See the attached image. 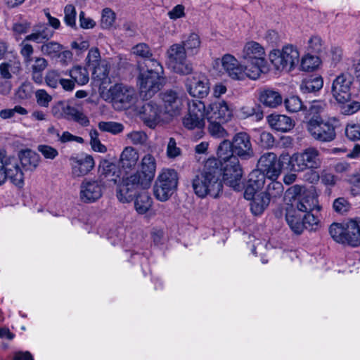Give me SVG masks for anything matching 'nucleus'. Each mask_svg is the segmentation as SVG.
<instances>
[{
	"mask_svg": "<svg viewBox=\"0 0 360 360\" xmlns=\"http://www.w3.org/2000/svg\"><path fill=\"white\" fill-rule=\"evenodd\" d=\"M156 160L151 154L145 155L139 165V169L135 173L123 178L122 183L117 191L120 202L127 203L134 199V191L150 188L155 177Z\"/></svg>",
	"mask_w": 360,
	"mask_h": 360,
	"instance_id": "f257e3e1",
	"label": "nucleus"
},
{
	"mask_svg": "<svg viewBox=\"0 0 360 360\" xmlns=\"http://www.w3.org/2000/svg\"><path fill=\"white\" fill-rule=\"evenodd\" d=\"M223 173L216 158H209L205 163L202 172L192 181L194 193L199 198L207 195L216 198L222 192L223 184L221 176Z\"/></svg>",
	"mask_w": 360,
	"mask_h": 360,
	"instance_id": "f03ea898",
	"label": "nucleus"
},
{
	"mask_svg": "<svg viewBox=\"0 0 360 360\" xmlns=\"http://www.w3.org/2000/svg\"><path fill=\"white\" fill-rule=\"evenodd\" d=\"M217 155L219 165H221L220 168L223 171L224 182L235 191H240L242 188L243 169L233 153L232 142L226 139L221 141L217 149Z\"/></svg>",
	"mask_w": 360,
	"mask_h": 360,
	"instance_id": "7ed1b4c3",
	"label": "nucleus"
},
{
	"mask_svg": "<svg viewBox=\"0 0 360 360\" xmlns=\"http://www.w3.org/2000/svg\"><path fill=\"white\" fill-rule=\"evenodd\" d=\"M139 95L143 100L151 98L165 84L163 68L156 60H147L146 66H139Z\"/></svg>",
	"mask_w": 360,
	"mask_h": 360,
	"instance_id": "20e7f679",
	"label": "nucleus"
},
{
	"mask_svg": "<svg viewBox=\"0 0 360 360\" xmlns=\"http://www.w3.org/2000/svg\"><path fill=\"white\" fill-rule=\"evenodd\" d=\"M264 47L256 41L247 42L243 49L241 58L248 72V78L258 79L266 70V60Z\"/></svg>",
	"mask_w": 360,
	"mask_h": 360,
	"instance_id": "39448f33",
	"label": "nucleus"
},
{
	"mask_svg": "<svg viewBox=\"0 0 360 360\" xmlns=\"http://www.w3.org/2000/svg\"><path fill=\"white\" fill-rule=\"evenodd\" d=\"M342 127L335 117L323 120L320 116H313L307 122V130L310 136L320 143H330L337 137V131Z\"/></svg>",
	"mask_w": 360,
	"mask_h": 360,
	"instance_id": "423d86ee",
	"label": "nucleus"
},
{
	"mask_svg": "<svg viewBox=\"0 0 360 360\" xmlns=\"http://www.w3.org/2000/svg\"><path fill=\"white\" fill-rule=\"evenodd\" d=\"M320 152L314 147H309L292 156L281 155L283 160L288 162L290 169L294 172H303L306 169H318L321 165Z\"/></svg>",
	"mask_w": 360,
	"mask_h": 360,
	"instance_id": "0eeeda50",
	"label": "nucleus"
},
{
	"mask_svg": "<svg viewBox=\"0 0 360 360\" xmlns=\"http://www.w3.org/2000/svg\"><path fill=\"white\" fill-rule=\"evenodd\" d=\"M178 179V174L174 169H163L153 187L156 198L162 202L167 200L176 189Z\"/></svg>",
	"mask_w": 360,
	"mask_h": 360,
	"instance_id": "6e6552de",
	"label": "nucleus"
},
{
	"mask_svg": "<svg viewBox=\"0 0 360 360\" xmlns=\"http://www.w3.org/2000/svg\"><path fill=\"white\" fill-rule=\"evenodd\" d=\"M269 56L276 70L290 71L298 63L300 53L292 45H286L281 51L276 49L271 51Z\"/></svg>",
	"mask_w": 360,
	"mask_h": 360,
	"instance_id": "1a4fd4ad",
	"label": "nucleus"
},
{
	"mask_svg": "<svg viewBox=\"0 0 360 360\" xmlns=\"http://www.w3.org/2000/svg\"><path fill=\"white\" fill-rule=\"evenodd\" d=\"M104 188L102 177L84 178L79 186V198L84 203L94 202L102 197Z\"/></svg>",
	"mask_w": 360,
	"mask_h": 360,
	"instance_id": "9d476101",
	"label": "nucleus"
},
{
	"mask_svg": "<svg viewBox=\"0 0 360 360\" xmlns=\"http://www.w3.org/2000/svg\"><path fill=\"white\" fill-rule=\"evenodd\" d=\"M188 114L183 119L184 127L189 130L203 128L206 118L205 103L200 100H192L188 102Z\"/></svg>",
	"mask_w": 360,
	"mask_h": 360,
	"instance_id": "9b49d317",
	"label": "nucleus"
},
{
	"mask_svg": "<svg viewBox=\"0 0 360 360\" xmlns=\"http://www.w3.org/2000/svg\"><path fill=\"white\" fill-rule=\"evenodd\" d=\"M169 63L174 70L181 75H188L193 70L192 65L187 60V52L181 44L172 45L167 52Z\"/></svg>",
	"mask_w": 360,
	"mask_h": 360,
	"instance_id": "f8f14e48",
	"label": "nucleus"
},
{
	"mask_svg": "<svg viewBox=\"0 0 360 360\" xmlns=\"http://www.w3.org/2000/svg\"><path fill=\"white\" fill-rule=\"evenodd\" d=\"M287 161L271 152L263 154L259 159L257 167L259 170L266 175L268 179H277L280 176L283 162Z\"/></svg>",
	"mask_w": 360,
	"mask_h": 360,
	"instance_id": "ddd939ff",
	"label": "nucleus"
},
{
	"mask_svg": "<svg viewBox=\"0 0 360 360\" xmlns=\"http://www.w3.org/2000/svg\"><path fill=\"white\" fill-rule=\"evenodd\" d=\"M233 153L242 160H249L255 156V152L248 134L244 131L236 133L232 139Z\"/></svg>",
	"mask_w": 360,
	"mask_h": 360,
	"instance_id": "4468645a",
	"label": "nucleus"
},
{
	"mask_svg": "<svg viewBox=\"0 0 360 360\" xmlns=\"http://www.w3.org/2000/svg\"><path fill=\"white\" fill-rule=\"evenodd\" d=\"M352 77L347 73H342L333 82L331 93L338 102L349 101L351 98Z\"/></svg>",
	"mask_w": 360,
	"mask_h": 360,
	"instance_id": "2eb2a0df",
	"label": "nucleus"
},
{
	"mask_svg": "<svg viewBox=\"0 0 360 360\" xmlns=\"http://www.w3.org/2000/svg\"><path fill=\"white\" fill-rule=\"evenodd\" d=\"M162 110L169 117L178 115L183 107L182 97L174 90H166L160 94Z\"/></svg>",
	"mask_w": 360,
	"mask_h": 360,
	"instance_id": "dca6fc26",
	"label": "nucleus"
},
{
	"mask_svg": "<svg viewBox=\"0 0 360 360\" xmlns=\"http://www.w3.org/2000/svg\"><path fill=\"white\" fill-rule=\"evenodd\" d=\"M186 89L193 97L205 98L210 91L209 81L201 74H194L186 78Z\"/></svg>",
	"mask_w": 360,
	"mask_h": 360,
	"instance_id": "f3484780",
	"label": "nucleus"
},
{
	"mask_svg": "<svg viewBox=\"0 0 360 360\" xmlns=\"http://www.w3.org/2000/svg\"><path fill=\"white\" fill-rule=\"evenodd\" d=\"M109 94L114 103L120 104V108L129 107L135 100L134 89L122 84H116L111 86Z\"/></svg>",
	"mask_w": 360,
	"mask_h": 360,
	"instance_id": "a211bd4d",
	"label": "nucleus"
},
{
	"mask_svg": "<svg viewBox=\"0 0 360 360\" xmlns=\"http://www.w3.org/2000/svg\"><path fill=\"white\" fill-rule=\"evenodd\" d=\"M165 115L162 109L154 101L146 102L141 107V119L150 128H154L159 122L164 121Z\"/></svg>",
	"mask_w": 360,
	"mask_h": 360,
	"instance_id": "6ab92c4d",
	"label": "nucleus"
},
{
	"mask_svg": "<svg viewBox=\"0 0 360 360\" xmlns=\"http://www.w3.org/2000/svg\"><path fill=\"white\" fill-rule=\"evenodd\" d=\"M70 162L72 176L82 177L87 175L94 167L95 162L93 157L88 154H79L71 156Z\"/></svg>",
	"mask_w": 360,
	"mask_h": 360,
	"instance_id": "aec40b11",
	"label": "nucleus"
},
{
	"mask_svg": "<svg viewBox=\"0 0 360 360\" xmlns=\"http://www.w3.org/2000/svg\"><path fill=\"white\" fill-rule=\"evenodd\" d=\"M221 65L228 75L236 80H243L248 77L246 67L242 65L239 61L231 54H225L221 58Z\"/></svg>",
	"mask_w": 360,
	"mask_h": 360,
	"instance_id": "412c9836",
	"label": "nucleus"
},
{
	"mask_svg": "<svg viewBox=\"0 0 360 360\" xmlns=\"http://www.w3.org/2000/svg\"><path fill=\"white\" fill-rule=\"evenodd\" d=\"M233 116L232 110L224 101L211 103L206 109V119L207 120H218L221 123L229 122Z\"/></svg>",
	"mask_w": 360,
	"mask_h": 360,
	"instance_id": "4be33fe9",
	"label": "nucleus"
},
{
	"mask_svg": "<svg viewBox=\"0 0 360 360\" xmlns=\"http://www.w3.org/2000/svg\"><path fill=\"white\" fill-rule=\"evenodd\" d=\"M294 207L302 213L319 212L321 210L317 195L314 190L304 191L295 202L292 203V207Z\"/></svg>",
	"mask_w": 360,
	"mask_h": 360,
	"instance_id": "5701e85b",
	"label": "nucleus"
},
{
	"mask_svg": "<svg viewBox=\"0 0 360 360\" xmlns=\"http://www.w3.org/2000/svg\"><path fill=\"white\" fill-rule=\"evenodd\" d=\"M4 165L6 179L8 178L13 184L21 187L24 183V174L19 167L18 160L14 157H4Z\"/></svg>",
	"mask_w": 360,
	"mask_h": 360,
	"instance_id": "b1692460",
	"label": "nucleus"
},
{
	"mask_svg": "<svg viewBox=\"0 0 360 360\" xmlns=\"http://www.w3.org/2000/svg\"><path fill=\"white\" fill-rule=\"evenodd\" d=\"M266 175L258 168L252 170L249 174L248 185L244 192V198L251 200L256 192L262 189L265 184Z\"/></svg>",
	"mask_w": 360,
	"mask_h": 360,
	"instance_id": "393cba45",
	"label": "nucleus"
},
{
	"mask_svg": "<svg viewBox=\"0 0 360 360\" xmlns=\"http://www.w3.org/2000/svg\"><path fill=\"white\" fill-rule=\"evenodd\" d=\"M18 158L23 169L31 172L37 169L41 160L39 155L31 149L20 150Z\"/></svg>",
	"mask_w": 360,
	"mask_h": 360,
	"instance_id": "a878e982",
	"label": "nucleus"
},
{
	"mask_svg": "<svg viewBox=\"0 0 360 360\" xmlns=\"http://www.w3.org/2000/svg\"><path fill=\"white\" fill-rule=\"evenodd\" d=\"M267 120L270 127L278 131L286 132L294 127L292 120L285 115L272 114L267 117Z\"/></svg>",
	"mask_w": 360,
	"mask_h": 360,
	"instance_id": "bb28decb",
	"label": "nucleus"
},
{
	"mask_svg": "<svg viewBox=\"0 0 360 360\" xmlns=\"http://www.w3.org/2000/svg\"><path fill=\"white\" fill-rule=\"evenodd\" d=\"M294 207L287 209L285 219L291 230L297 235L302 233L304 229L303 214Z\"/></svg>",
	"mask_w": 360,
	"mask_h": 360,
	"instance_id": "cd10ccee",
	"label": "nucleus"
},
{
	"mask_svg": "<svg viewBox=\"0 0 360 360\" xmlns=\"http://www.w3.org/2000/svg\"><path fill=\"white\" fill-rule=\"evenodd\" d=\"M21 70V64L16 56L0 64V75L6 80L11 79L13 75H18Z\"/></svg>",
	"mask_w": 360,
	"mask_h": 360,
	"instance_id": "c85d7f7f",
	"label": "nucleus"
},
{
	"mask_svg": "<svg viewBox=\"0 0 360 360\" xmlns=\"http://www.w3.org/2000/svg\"><path fill=\"white\" fill-rule=\"evenodd\" d=\"M259 98L264 105L269 108H276L281 105L283 101L281 94L270 88L261 90Z\"/></svg>",
	"mask_w": 360,
	"mask_h": 360,
	"instance_id": "c756f323",
	"label": "nucleus"
},
{
	"mask_svg": "<svg viewBox=\"0 0 360 360\" xmlns=\"http://www.w3.org/2000/svg\"><path fill=\"white\" fill-rule=\"evenodd\" d=\"M345 242L352 247H357L360 245V223L356 221H350L346 224V231L345 234Z\"/></svg>",
	"mask_w": 360,
	"mask_h": 360,
	"instance_id": "7c9ffc66",
	"label": "nucleus"
},
{
	"mask_svg": "<svg viewBox=\"0 0 360 360\" xmlns=\"http://www.w3.org/2000/svg\"><path fill=\"white\" fill-rule=\"evenodd\" d=\"M139 156L132 147H126L121 153L120 164L122 169H131L136 167Z\"/></svg>",
	"mask_w": 360,
	"mask_h": 360,
	"instance_id": "2f4dec72",
	"label": "nucleus"
},
{
	"mask_svg": "<svg viewBox=\"0 0 360 360\" xmlns=\"http://www.w3.org/2000/svg\"><path fill=\"white\" fill-rule=\"evenodd\" d=\"M323 85V78L319 75H310L304 79L300 84V90L304 94L319 91Z\"/></svg>",
	"mask_w": 360,
	"mask_h": 360,
	"instance_id": "473e14b6",
	"label": "nucleus"
},
{
	"mask_svg": "<svg viewBox=\"0 0 360 360\" xmlns=\"http://www.w3.org/2000/svg\"><path fill=\"white\" fill-rule=\"evenodd\" d=\"M181 44L184 46L188 56H194L200 51L201 40L198 34L192 32L185 37Z\"/></svg>",
	"mask_w": 360,
	"mask_h": 360,
	"instance_id": "72a5a7b5",
	"label": "nucleus"
},
{
	"mask_svg": "<svg viewBox=\"0 0 360 360\" xmlns=\"http://www.w3.org/2000/svg\"><path fill=\"white\" fill-rule=\"evenodd\" d=\"M252 200L250 202V210L254 215H260L269 206L270 200L269 197L265 194L260 193L255 195H254Z\"/></svg>",
	"mask_w": 360,
	"mask_h": 360,
	"instance_id": "f704fd0d",
	"label": "nucleus"
},
{
	"mask_svg": "<svg viewBox=\"0 0 360 360\" xmlns=\"http://www.w3.org/2000/svg\"><path fill=\"white\" fill-rule=\"evenodd\" d=\"M102 171L98 176V178H103V182L105 181L113 182L117 184L119 180V174H117V168L114 164L109 162L107 160L103 161L102 165Z\"/></svg>",
	"mask_w": 360,
	"mask_h": 360,
	"instance_id": "c9c22d12",
	"label": "nucleus"
},
{
	"mask_svg": "<svg viewBox=\"0 0 360 360\" xmlns=\"http://www.w3.org/2000/svg\"><path fill=\"white\" fill-rule=\"evenodd\" d=\"M152 203V198L148 193H143L136 197L134 201V207L139 214H143L150 210Z\"/></svg>",
	"mask_w": 360,
	"mask_h": 360,
	"instance_id": "e433bc0d",
	"label": "nucleus"
},
{
	"mask_svg": "<svg viewBox=\"0 0 360 360\" xmlns=\"http://www.w3.org/2000/svg\"><path fill=\"white\" fill-rule=\"evenodd\" d=\"M69 75L75 83L81 86L87 84L89 80L87 70L81 66L73 67L69 70Z\"/></svg>",
	"mask_w": 360,
	"mask_h": 360,
	"instance_id": "4c0bfd02",
	"label": "nucleus"
},
{
	"mask_svg": "<svg viewBox=\"0 0 360 360\" xmlns=\"http://www.w3.org/2000/svg\"><path fill=\"white\" fill-rule=\"evenodd\" d=\"M270 182L267 184L265 192H262L269 197V200L281 196L283 192V184L276 179H269Z\"/></svg>",
	"mask_w": 360,
	"mask_h": 360,
	"instance_id": "58836bf2",
	"label": "nucleus"
},
{
	"mask_svg": "<svg viewBox=\"0 0 360 360\" xmlns=\"http://www.w3.org/2000/svg\"><path fill=\"white\" fill-rule=\"evenodd\" d=\"M346 224L340 223H333L329 227V233L331 238L337 243H344L345 242V234Z\"/></svg>",
	"mask_w": 360,
	"mask_h": 360,
	"instance_id": "ea45409f",
	"label": "nucleus"
},
{
	"mask_svg": "<svg viewBox=\"0 0 360 360\" xmlns=\"http://www.w3.org/2000/svg\"><path fill=\"white\" fill-rule=\"evenodd\" d=\"M91 68L93 69L92 75L94 79L101 81L102 84L108 79L109 67L105 61L100 62Z\"/></svg>",
	"mask_w": 360,
	"mask_h": 360,
	"instance_id": "a19ab883",
	"label": "nucleus"
},
{
	"mask_svg": "<svg viewBox=\"0 0 360 360\" xmlns=\"http://www.w3.org/2000/svg\"><path fill=\"white\" fill-rule=\"evenodd\" d=\"M63 46L58 42L49 41L41 46V53L51 58H58Z\"/></svg>",
	"mask_w": 360,
	"mask_h": 360,
	"instance_id": "79ce46f5",
	"label": "nucleus"
},
{
	"mask_svg": "<svg viewBox=\"0 0 360 360\" xmlns=\"http://www.w3.org/2000/svg\"><path fill=\"white\" fill-rule=\"evenodd\" d=\"M209 125L207 127L210 134L217 139H222L228 136L226 129L221 126V122L212 120H208Z\"/></svg>",
	"mask_w": 360,
	"mask_h": 360,
	"instance_id": "37998d69",
	"label": "nucleus"
},
{
	"mask_svg": "<svg viewBox=\"0 0 360 360\" xmlns=\"http://www.w3.org/2000/svg\"><path fill=\"white\" fill-rule=\"evenodd\" d=\"M286 110L290 112H297L306 109L301 99L297 96H290L284 101Z\"/></svg>",
	"mask_w": 360,
	"mask_h": 360,
	"instance_id": "c03bdc74",
	"label": "nucleus"
},
{
	"mask_svg": "<svg viewBox=\"0 0 360 360\" xmlns=\"http://www.w3.org/2000/svg\"><path fill=\"white\" fill-rule=\"evenodd\" d=\"M319 63V57L307 54L301 60V69L307 72L312 71L318 67Z\"/></svg>",
	"mask_w": 360,
	"mask_h": 360,
	"instance_id": "a18cd8bd",
	"label": "nucleus"
},
{
	"mask_svg": "<svg viewBox=\"0 0 360 360\" xmlns=\"http://www.w3.org/2000/svg\"><path fill=\"white\" fill-rule=\"evenodd\" d=\"M304 229L316 231L319 227V219L312 212L303 213Z\"/></svg>",
	"mask_w": 360,
	"mask_h": 360,
	"instance_id": "49530a36",
	"label": "nucleus"
},
{
	"mask_svg": "<svg viewBox=\"0 0 360 360\" xmlns=\"http://www.w3.org/2000/svg\"><path fill=\"white\" fill-rule=\"evenodd\" d=\"M132 52L134 54L140 56L145 59L144 67L147 60H154L150 58L153 56L152 52L149 46L145 43H140L132 48Z\"/></svg>",
	"mask_w": 360,
	"mask_h": 360,
	"instance_id": "de8ad7c7",
	"label": "nucleus"
},
{
	"mask_svg": "<svg viewBox=\"0 0 360 360\" xmlns=\"http://www.w3.org/2000/svg\"><path fill=\"white\" fill-rule=\"evenodd\" d=\"M325 49L324 42L317 35L311 37L308 41V51L312 53L320 54Z\"/></svg>",
	"mask_w": 360,
	"mask_h": 360,
	"instance_id": "09e8293b",
	"label": "nucleus"
},
{
	"mask_svg": "<svg viewBox=\"0 0 360 360\" xmlns=\"http://www.w3.org/2000/svg\"><path fill=\"white\" fill-rule=\"evenodd\" d=\"M98 128L102 131L110 132L113 134H119L124 129L122 124L115 122H101L98 123Z\"/></svg>",
	"mask_w": 360,
	"mask_h": 360,
	"instance_id": "8fccbe9b",
	"label": "nucleus"
},
{
	"mask_svg": "<svg viewBox=\"0 0 360 360\" xmlns=\"http://www.w3.org/2000/svg\"><path fill=\"white\" fill-rule=\"evenodd\" d=\"M116 15L109 8H105L102 11L101 25L103 29H109L115 21Z\"/></svg>",
	"mask_w": 360,
	"mask_h": 360,
	"instance_id": "3c124183",
	"label": "nucleus"
},
{
	"mask_svg": "<svg viewBox=\"0 0 360 360\" xmlns=\"http://www.w3.org/2000/svg\"><path fill=\"white\" fill-rule=\"evenodd\" d=\"M340 104V112L343 115H352L360 110V103L358 101L338 102Z\"/></svg>",
	"mask_w": 360,
	"mask_h": 360,
	"instance_id": "603ef678",
	"label": "nucleus"
},
{
	"mask_svg": "<svg viewBox=\"0 0 360 360\" xmlns=\"http://www.w3.org/2000/svg\"><path fill=\"white\" fill-rule=\"evenodd\" d=\"M64 20L68 26L74 27L76 25V10L73 5L68 4L64 9Z\"/></svg>",
	"mask_w": 360,
	"mask_h": 360,
	"instance_id": "864d4df0",
	"label": "nucleus"
},
{
	"mask_svg": "<svg viewBox=\"0 0 360 360\" xmlns=\"http://www.w3.org/2000/svg\"><path fill=\"white\" fill-rule=\"evenodd\" d=\"M27 41L25 39L20 44V53L24 59V62L26 64L30 63L33 58L32 57L34 49L32 46L28 43H26Z\"/></svg>",
	"mask_w": 360,
	"mask_h": 360,
	"instance_id": "5fc2aeb1",
	"label": "nucleus"
},
{
	"mask_svg": "<svg viewBox=\"0 0 360 360\" xmlns=\"http://www.w3.org/2000/svg\"><path fill=\"white\" fill-rule=\"evenodd\" d=\"M33 86L30 82L22 83L16 91V96L21 100L30 98L32 95Z\"/></svg>",
	"mask_w": 360,
	"mask_h": 360,
	"instance_id": "6e6d98bb",
	"label": "nucleus"
},
{
	"mask_svg": "<svg viewBox=\"0 0 360 360\" xmlns=\"http://www.w3.org/2000/svg\"><path fill=\"white\" fill-rule=\"evenodd\" d=\"M90 144L92 148V149L94 151L99 152V153H105L107 151L106 147L102 144L98 139V131L94 129L91 130L90 131Z\"/></svg>",
	"mask_w": 360,
	"mask_h": 360,
	"instance_id": "4d7b16f0",
	"label": "nucleus"
},
{
	"mask_svg": "<svg viewBox=\"0 0 360 360\" xmlns=\"http://www.w3.org/2000/svg\"><path fill=\"white\" fill-rule=\"evenodd\" d=\"M37 103L43 108H47L52 101V96L45 90L39 89L35 92Z\"/></svg>",
	"mask_w": 360,
	"mask_h": 360,
	"instance_id": "13d9d810",
	"label": "nucleus"
},
{
	"mask_svg": "<svg viewBox=\"0 0 360 360\" xmlns=\"http://www.w3.org/2000/svg\"><path fill=\"white\" fill-rule=\"evenodd\" d=\"M61 79L60 72L56 70L48 71L45 77L46 84L51 88H56L60 83Z\"/></svg>",
	"mask_w": 360,
	"mask_h": 360,
	"instance_id": "bf43d9fd",
	"label": "nucleus"
},
{
	"mask_svg": "<svg viewBox=\"0 0 360 360\" xmlns=\"http://www.w3.org/2000/svg\"><path fill=\"white\" fill-rule=\"evenodd\" d=\"M127 136L134 145H143L148 138L146 134L142 131H134Z\"/></svg>",
	"mask_w": 360,
	"mask_h": 360,
	"instance_id": "052dcab7",
	"label": "nucleus"
},
{
	"mask_svg": "<svg viewBox=\"0 0 360 360\" xmlns=\"http://www.w3.org/2000/svg\"><path fill=\"white\" fill-rule=\"evenodd\" d=\"M258 143L262 148H270L274 146L275 139L270 132L262 131L259 134Z\"/></svg>",
	"mask_w": 360,
	"mask_h": 360,
	"instance_id": "680f3d73",
	"label": "nucleus"
},
{
	"mask_svg": "<svg viewBox=\"0 0 360 360\" xmlns=\"http://www.w3.org/2000/svg\"><path fill=\"white\" fill-rule=\"evenodd\" d=\"M333 207L337 213L343 214L349 210L350 204L345 198H338L334 200Z\"/></svg>",
	"mask_w": 360,
	"mask_h": 360,
	"instance_id": "e2e57ef3",
	"label": "nucleus"
},
{
	"mask_svg": "<svg viewBox=\"0 0 360 360\" xmlns=\"http://www.w3.org/2000/svg\"><path fill=\"white\" fill-rule=\"evenodd\" d=\"M346 136L352 141L360 139V125L358 124H349L345 128Z\"/></svg>",
	"mask_w": 360,
	"mask_h": 360,
	"instance_id": "0e129e2a",
	"label": "nucleus"
},
{
	"mask_svg": "<svg viewBox=\"0 0 360 360\" xmlns=\"http://www.w3.org/2000/svg\"><path fill=\"white\" fill-rule=\"evenodd\" d=\"M37 150L46 159L53 160L58 155V150L48 145H39Z\"/></svg>",
	"mask_w": 360,
	"mask_h": 360,
	"instance_id": "69168bd1",
	"label": "nucleus"
},
{
	"mask_svg": "<svg viewBox=\"0 0 360 360\" xmlns=\"http://www.w3.org/2000/svg\"><path fill=\"white\" fill-rule=\"evenodd\" d=\"M181 150L177 147L176 140L171 137L167 146V155L169 158H175L181 155Z\"/></svg>",
	"mask_w": 360,
	"mask_h": 360,
	"instance_id": "338daca9",
	"label": "nucleus"
},
{
	"mask_svg": "<svg viewBox=\"0 0 360 360\" xmlns=\"http://www.w3.org/2000/svg\"><path fill=\"white\" fill-rule=\"evenodd\" d=\"M101 61V56L100 52L97 48L91 49L89 50L87 57H86V63L89 68H91Z\"/></svg>",
	"mask_w": 360,
	"mask_h": 360,
	"instance_id": "774afa93",
	"label": "nucleus"
}]
</instances>
